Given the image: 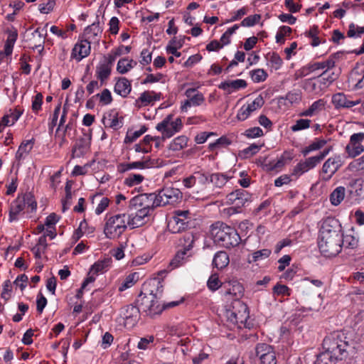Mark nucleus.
<instances>
[{"mask_svg": "<svg viewBox=\"0 0 364 364\" xmlns=\"http://www.w3.org/2000/svg\"><path fill=\"white\" fill-rule=\"evenodd\" d=\"M163 280L154 278L145 282L142 286V290L136 299L142 312L151 318H155L160 316L164 311L176 307L185 301L182 297L178 301L164 302L161 304L159 299L163 294Z\"/></svg>", "mask_w": 364, "mask_h": 364, "instance_id": "nucleus-1", "label": "nucleus"}, {"mask_svg": "<svg viewBox=\"0 0 364 364\" xmlns=\"http://www.w3.org/2000/svg\"><path fill=\"white\" fill-rule=\"evenodd\" d=\"M210 234L215 243L227 249L237 247L241 242L237 231L223 222L212 224Z\"/></svg>", "mask_w": 364, "mask_h": 364, "instance_id": "nucleus-2", "label": "nucleus"}, {"mask_svg": "<svg viewBox=\"0 0 364 364\" xmlns=\"http://www.w3.org/2000/svg\"><path fill=\"white\" fill-rule=\"evenodd\" d=\"M323 353H328L336 360H342L348 356L349 341L342 331H333L327 335L322 343Z\"/></svg>", "mask_w": 364, "mask_h": 364, "instance_id": "nucleus-3", "label": "nucleus"}, {"mask_svg": "<svg viewBox=\"0 0 364 364\" xmlns=\"http://www.w3.org/2000/svg\"><path fill=\"white\" fill-rule=\"evenodd\" d=\"M125 217V214H117L109 218L106 216L103 232L107 239H118L125 232L128 225Z\"/></svg>", "mask_w": 364, "mask_h": 364, "instance_id": "nucleus-4", "label": "nucleus"}, {"mask_svg": "<svg viewBox=\"0 0 364 364\" xmlns=\"http://www.w3.org/2000/svg\"><path fill=\"white\" fill-rule=\"evenodd\" d=\"M341 237L318 235V247L321 255L326 257L338 255L341 251Z\"/></svg>", "mask_w": 364, "mask_h": 364, "instance_id": "nucleus-5", "label": "nucleus"}, {"mask_svg": "<svg viewBox=\"0 0 364 364\" xmlns=\"http://www.w3.org/2000/svg\"><path fill=\"white\" fill-rule=\"evenodd\" d=\"M189 210H177L173 212L168 228L172 233H179L191 228L193 221Z\"/></svg>", "mask_w": 364, "mask_h": 364, "instance_id": "nucleus-6", "label": "nucleus"}, {"mask_svg": "<svg viewBox=\"0 0 364 364\" xmlns=\"http://www.w3.org/2000/svg\"><path fill=\"white\" fill-rule=\"evenodd\" d=\"M156 195V202L159 207L167 205H174L180 203L183 198L182 192L176 188L164 187L158 191Z\"/></svg>", "mask_w": 364, "mask_h": 364, "instance_id": "nucleus-7", "label": "nucleus"}, {"mask_svg": "<svg viewBox=\"0 0 364 364\" xmlns=\"http://www.w3.org/2000/svg\"><path fill=\"white\" fill-rule=\"evenodd\" d=\"M173 114H168L160 123L157 124L156 129L162 133V139L171 138L176 133L181 131L183 127L182 120L178 117L171 121Z\"/></svg>", "mask_w": 364, "mask_h": 364, "instance_id": "nucleus-8", "label": "nucleus"}, {"mask_svg": "<svg viewBox=\"0 0 364 364\" xmlns=\"http://www.w3.org/2000/svg\"><path fill=\"white\" fill-rule=\"evenodd\" d=\"M331 149V147L325 149L318 155L309 157L304 161H301L294 166L291 174L295 176H301L310 169L314 168L318 164L323 160V159L329 153Z\"/></svg>", "mask_w": 364, "mask_h": 364, "instance_id": "nucleus-9", "label": "nucleus"}, {"mask_svg": "<svg viewBox=\"0 0 364 364\" xmlns=\"http://www.w3.org/2000/svg\"><path fill=\"white\" fill-rule=\"evenodd\" d=\"M252 195L247 191L239 188L228 193L226 196V203L236 205V208L242 209L252 202Z\"/></svg>", "mask_w": 364, "mask_h": 364, "instance_id": "nucleus-10", "label": "nucleus"}, {"mask_svg": "<svg viewBox=\"0 0 364 364\" xmlns=\"http://www.w3.org/2000/svg\"><path fill=\"white\" fill-rule=\"evenodd\" d=\"M156 202V193L139 194L129 200L130 208H146L154 211V208L159 207Z\"/></svg>", "mask_w": 364, "mask_h": 364, "instance_id": "nucleus-11", "label": "nucleus"}, {"mask_svg": "<svg viewBox=\"0 0 364 364\" xmlns=\"http://www.w3.org/2000/svg\"><path fill=\"white\" fill-rule=\"evenodd\" d=\"M343 164V161L340 155H335L328 159L323 164L321 168V173H323L322 179L325 181H329Z\"/></svg>", "mask_w": 364, "mask_h": 364, "instance_id": "nucleus-12", "label": "nucleus"}, {"mask_svg": "<svg viewBox=\"0 0 364 364\" xmlns=\"http://www.w3.org/2000/svg\"><path fill=\"white\" fill-rule=\"evenodd\" d=\"M346 186L350 199L359 202L364 198V180L362 178H350Z\"/></svg>", "mask_w": 364, "mask_h": 364, "instance_id": "nucleus-13", "label": "nucleus"}, {"mask_svg": "<svg viewBox=\"0 0 364 364\" xmlns=\"http://www.w3.org/2000/svg\"><path fill=\"white\" fill-rule=\"evenodd\" d=\"M264 100L262 95H258L251 103L244 105L238 110L237 119L239 121H245L255 110L261 108L264 105Z\"/></svg>", "mask_w": 364, "mask_h": 364, "instance_id": "nucleus-14", "label": "nucleus"}, {"mask_svg": "<svg viewBox=\"0 0 364 364\" xmlns=\"http://www.w3.org/2000/svg\"><path fill=\"white\" fill-rule=\"evenodd\" d=\"M364 141V133L359 132L350 136V141L346 146V152L351 158L360 154L364 151V147L361 144Z\"/></svg>", "mask_w": 364, "mask_h": 364, "instance_id": "nucleus-15", "label": "nucleus"}, {"mask_svg": "<svg viewBox=\"0 0 364 364\" xmlns=\"http://www.w3.org/2000/svg\"><path fill=\"white\" fill-rule=\"evenodd\" d=\"M342 227L339 220L333 217H328L321 225L319 235L342 236Z\"/></svg>", "mask_w": 364, "mask_h": 364, "instance_id": "nucleus-16", "label": "nucleus"}, {"mask_svg": "<svg viewBox=\"0 0 364 364\" xmlns=\"http://www.w3.org/2000/svg\"><path fill=\"white\" fill-rule=\"evenodd\" d=\"M92 134L87 135V138L80 137L75 141L71 151V159L83 157L90 149Z\"/></svg>", "mask_w": 364, "mask_h": 364, "instance_id": "nucleus-17", "label": "nucleus"}, {"mask_svg": "<svg viewBox=\"0 0 364 364\" xmlns=\"http://www.w3.org/2000/svg\"><path fill=\"white\" fill-rule=\"evenodd\" d=\"M151 210L146 208H139L135 215H129L127 224L132 228L141 227L149 221Z\"/></svg>", "mask_w": 364, "mask_h": 364, "instance_id": "nucleus-18", "label": "nucleus"}, {"mask_svg": "<svg viewBox=\"0 0 364 364\" xmlns=\"http://www.w3.org/2000/svg\"><path fill=\"white\" fill-rule=\"evenodd\" d=\"M90 43L91 42L86 38L79 40L72 50L71 58L79 62L84 58L88 56L91 50Z\"/></svg>", "mask_w": 364, "mask_h": 364, "instance_id": "nucleus-19", "label": "nucleus"}, {"mask_svg": "<svg viewBox=\"0 0 364 364\" xmlns=\"http://www.w3.org/2000/svg\"><path fill=\"white\" fill-rule=\"evenodd\" d=\"M341 247L343 246L347 249L355 250L359 246V236L355 228L352 227L346 233H341Z\"/></svg>", "mask_w": 364, "mask_h": 364, "instance_id": "nucleus-20", "label": "nucleus"}, {"mask_svg": "<svg viewBox=\"0 0 364 364\" xmlns=\"http://www.w3.org/2000/svg\"><path fill=\"white\" fill-rule=\"evenodd\" d=\"M154 162L151 159L150 157L146 158L144 160L134 161L132 163H121L117 165V171L119 173H124L131 169L138 168V169H144L152 167L154 166Z\"/></svg>", "mask_w": 364, "mask_h": 364, "instance_id": "nucleus-21", "label": "nucleus"}, {"mask_svg": "<svg viewBox=\"0 0 364 364\" xmlns=\"http://www.w3.org/2000/svg\"><path fill=\"white\" fill-rule=\"evenodd\" d=\"M361 102L360 100H350L343 92H338L332 96V103L336 109L350 108Z\"/></svg>", "mask_w": 364, "mask_h": 364, "instance_id": "nucleus-22", "label": "nucleus"}, {"mask_svg": "<svg viewBox=\"0 0 364 364\" xmlns=\"http://www.w3.org/2000/svg\"><path fill=\"white\" fill-rule=\"evenodd\" d=\"M340 70L337 71H326L323 70L321 74L318 75L314 79H316L319 85L320 89H323L329 87L333 82L338 79L340 76Z\"/></svg>", "mask_w": 364, "mask_h": 364, "instance_id": "nucleus-23", "label": "nucleus"}, {"mask_svg": "<svg viewBox=\"0 0 364 364\" xmlns=\"http://www.w3.org/2000/svg\"><path fill=\"white\" fill-rule=\"evenodd\" d=\"M97 18H98V16H97ZM102 33V28L100 26L99 19H97V21L94 22L85 28L83 36L90 42L91 41L98 42L100 41Z\"/></svg>", "mask_w": 364, "mask_h": 364, "instance_id": "nucleus-24", "label": "nucleus"}, {"mask_svg": "<svg viewBox=\"0 0 364 364\" xmlns=\"http://www.w3.org/2000/svg\"><path fill=\"white\" fill-rule=\"evenodd\" d=\"M247 86V83L245 80L237 79L235 80H227L222 82L218 85V88L225 91L227 94L229 95L234 91L245 88Z\"/></svg>", "mask_w": 364, "mask_h": 364, "instance_id": "nucleus-25", "label": "nucleus"}, {"mask_svg": "<svg viewBox=\"0 0 364 364\" xmlns=\"http://www.w3.org/2000/svg\"><path fill=\"white\" fill-rule=\"evenodd\" d=\"M138 306L137 307L133 304H129L122 308L121 314L127 322L129 321L131 323H135L138 320L140 310L142 311L140 306Z\"/></svg>", "mask_w": 364, "mask_h": 364, "instance_id": "nucleus-26", "label": "nucleus"}, {"mask_svg": "<svg viewBox=\"0 0 364 364\" xmlns=\"http://www.w3.org/2000/svg\"><path fill=\"white\" fill-rule=\"evenodd\" d=\"M348 83L353 90H364V75H361L358 69H353L349 74Z\"/></svg>", "mask_w": 364, "mask_h": 364, "instance_id": "nucleus-27", "label": "nucleus"}, {"mask_svg": "<svg viewBox=\"0 0 364 364\" xmlns=\"http://www.w3.org/2000/svg\"><path fill=\"white\" fill-rule=\"evenodd\" d=\"M25 201L21 199V195L12 201L9 208V220L10 223L17 220L18 214L25 208Z\"/></svg>", "mask_w": 364, "mask_h": 364, "instance_id": "nucleus-28", "label": "nucleus"}, {"mask_svg": "<svg viewBox=\"0 0 364 364\" xmlns=\"http://www.w3.org/2000/svg\"><path fill=\"white\" fill-rule=\"evenodd\" d=\"M114 91L121 97H127L132 91L131 82L124 77H119L114 85Z\"/></svg>", "mask_w": 364, "mask_h": 364, "instance_id": "nucleus-29", "label": "nucleus"}, {"mask_svg": "<svg viewBox=\"0 0 364 364\" xmlns=\"http://www.w3.org/2000/svg\"><path fill=\"white\" fill-rule=\"evenodd\" d=\"M34 144V138H32L31 139L29 140L23 141L18 146V149L16 153V160L20 162L21 160L24 159L26 155L29 154V153L31 151Z\"/></svg>", "mask_w": 364, "mask_h": 364, "instance_id": "nucleus-30", "label": "nucleus"}, {"mask_svg": "<svg viewBox=\"0 0 364 364\" xmlns=\"http://www.w3.org/2000/svg\"><path fill=\"white\" fill-rule=\"evenodd\" d=\"M230 287L225 291V295H232L235 300L239 301L244 295L245 289L243 285L237 280H232L229 282Z\"/></svg>", "mask_w": 364, "mask_h": 364, "instance_id": "nucleus-31", "label": "nucleus"}, {"mask_svg": "<svg viewBox=\"0 0 364 364\" xmlns=\"http://www.w3.org/2000/svg\"><path fill=\"white\" fill-rule=\"evenodd\" d=\"M229 262L230 259L228 253L225 251H218L214 255L213 266L220 270L226 267Z\"/></svg>", "mask_w": 364, "mask_h": 364, "instance_id": "nucleus-32", "label": "nucleus"}, {"mask_svg": "<svg viewBox=\"0 0 364 364\" xmlns=\"http://www.w3.org/2000/svg\"><path fill=\"white\" fill-rule=\"evenodd\" d=\"M326 102L323 99H319L313 102V104L306 110L299 113L300 117H311L324 109Z\"/></svg>", "mask_w": 364, "mask_h": 364, "instance_id": "nucleus-33", "label": "nucleus"}, {"mask_svg": "<svg viewBox=\"0 0 364 364\" xmlns=\"http://www.w3.org/2000/svg\"><path fill=\"white\" fill-rule=\"evenodd\" d=\"M346 188L338 186L336 188L329 196V200L333 205L337 206L341 203L345 198Z\"/></svg>", "mask_w": 364, "mask_h": 364, "instance_id": "nucleus-34", "label": "nucleus"}, {"mask_svg": "<svg viewBox=\"0 0 364 364\" xmlns=\"http://www.w3.org/2000/svg\"><path fill=\"white\" fill-rule=\"evenodd\" d=\"M196 92V88H188L186 90V96L191 100L193 106H199L202 105L205 101V97L201 92Z\"/></svg>", "mask_w": 364, "mask_h": 364, "instance_id": "nucleus-35", "label": "nucleus"}, {"mask_svg": "<svg viewBox=\"0 0 364 364\" xmlns=\"http://www.w3.org/2000/svg\"><path fill=\"white\" fill-rule=\"evenodd\" d=\"M112 68L107 64H100L96 68V77L104 85L105 80L108 79L111 74Z\"/></svg>", "mask_w": 364, "mask_h": 364, "instance_id": "nucleus-36", "label": "nucleus"}, {"mask_svg": "<svg viewBox=\"0 0 364 364\" xmlns=\"http://www.w3.org/2000/svg\"><path fill=\"white\" fill-rule=\"evenodd\" d=\"M196 236L193 233L188 232H186L181 238H180L179 242L180 245L183 246V250L188 252L193 248Z\"/></svg>", "mask_w": 364, "mask_h": 364, "instance_id": "nucleus-37", "label": "nucleus"}, {"mask_svg": "<svg viewBox=\"0 0 364 364\" xmlns=\"http://www.w3.org/2000/svg\"><path fill=\"white\" fill-rule=\"evenodd\" d=\"M137 64L136 61L127 58H122L118 61L117 70L120 74H125Z\"/></svg>", "mask_w": 364, "mask_h": 364, "instance_id": "nucleus-38", "label": "nucleus"}, {"mask_svg": "<svg viewBox=\"0 0 364 364\" xmlns=\"http://www.w3.org/2000/svg\"><path fill=\"white\" fill-rule=\"evenodd\" d=\"M188 138L185 135L175 138L169 144L168 149L173 151H180L187 146Z\"/></svg>", "mask_w": 364, "mask_h": 364, "instance_id": "nucleus-39", "label": "nucleus"}, {"mask_svg": "<svg viewBox=\"0 0 364 364\" xmlns=\"http://www.w3.org/2000/svg\"><path fill=\"white\" fill-rule=\"evenodd\" d=\"M327 143V141L323 139L316 138L315 140L309 144L308 146H306L302 151V154L306 156L312 151H316L321 149Z\"/></svg>", "mask_w": 364, "mask_h": 364, "instance_id": "nucleus-40", "label": "nucleus"}, {"mask_svg": "<svg viewBox=\"0 0 364 364\" xmlns=\"http://www.w3.org/2000/svg\"><path fill=\"white\" fill-rule=\"evenodd\" d=\"M236 304L237 307L240 309V310L237 311V324H242L249 317V309L246 304L240 301H238Z\"/></svg>", "mask_w": 364, "mask_h": 364, "instance_id": "nucleus-41", "label": "nucleus"}, {"mask_svg": "<svg viewBox=\"0 0 364 364\" xmlns=\"http://www.w3.org/2000/svg\"><path fill=\"white\" fill-rule=\"evenodd\" d=\"M228 177L223 173H215L210 175V182L215 187L222 188L228 181Z\"/></svg>", "mask_w": 364, "mask_h": 364, "instance_id": "nucleus-42", "label": "nucleus"}, {"mask_svg": "<svg viewBox=\"0 0 364 364\" xmlns=\"http://www.w3.org/2000/svg\"><path fill=\"white\" fill-rule=\"evenodd\" d=\"M186 255L187 252L183 250H178L169 263L171 269H173L181 266L184 263Z\"/></svg>", "mask_w": 364, "mask_h": 364, "instance_id": "nucleus-43", "label": "nucleus"}, {"mask_svg": "<svg viewBox=\"0 0 364 364\" xmlns=\"http://www.w3.org/2000/svg\"><path fill=\"white\" fill-rule=\"evenodd\" d=\"M232 144V140L226 136H222L218 139L215 142L210 143L208 146L209 151H214L216 149L220 147H227Z\"/></svg>", "mask_w": 364, "mask_h": 364, "instance_id": "nucleus-44", "label": "nucleus"}, {"mask_svg": "<svg viewBox=\"0 0 364 364\" xmlns=\"http://www.w3.org/2000/svg\"><path fill=\"white\" fill-rule=\"evenodd\" d=\"M152 102L151 92L150 91H144L140 95V97L135 101V107L141 108L142 107L148 106Z\"/></svg>", "mask_w": 364, "mask_h": 364, "instance_id": "nucleus-45", "label": "nucleus"}, {"mask_svg": "<svg viewBox=\"0 0 364 364\" xmlns=\"http://www.w3.org/2000/svg\"><path fill=\"white\" fill-rule=\"evenodd\" d=\"M272 254V250L269 249H262L257 250L252 254V259L248 258V262H256L257 261L268 258Z\"/></svg>", "mask_w": 364, "mask_h": 364, "instance_id": "nucleus-46", "label": "nucleus"}, {"mask_svg": "<svg viewBox=\"0 0 364 364\" xmlns=\"http://www.w3.org/2000/svg\"><path fill=\"white\" fill-rule=\"evenodd\" d=\"M266 58L267 59V60L270 62V63L272 64V67L275 70H277L282 68L283 60L277 53H268L266 55Z\"/></svg>", "mask_w": 364, "mask_h": 364, "instance_id": "nucleus-47", "label": "nucleus"}, {"mask_svg": "<svg viewBox=\"0 0 364 364\" xmlns=\"http://www.w3.org/2000/svg\"><path fill=\"white\" fill-rule=\"evenodd\" d=\"M274 350L273 347L267 343H259L256 345V355L261 360L263 356L267 355Z\"/></svg>", "mask_w": 364, "mask_h": 364, "instance_id": "nucleus-48", "label": "nucleus"}, {"mask_svg": "<svg viewBox=\"0 0 364 364\" xmlns=\"http://www.w3.org/2000/svg\"><path fill=\"white\" fill-rule=\"evenodd\" d=\"M21 196V199L24 200L25 205L27 204L28 207L31 208V212H35L37 209V202L34 195L31 192H27Z\"/></svg>", "mask_w": 364, "mask_h": 364, "instance_id": "nucleus-49", "label": "nucleus"}, {"mask_svg": "<svg viewBox=\"0 0 364 364\" xmlns=\"http://www.w3.org/2000/svg\"><path fill=\"white\" fill-rule=\"evenodd\" d=\"M336 361L328 353H320L316 356L314 364H336Z\"/></svg>", "mask_w": 364, "mask_h": 364, "instance_id": "nucleus-50", "label": "nucleus"}, {"mask_svg": "<svg viewBox=\"0 0 364 364\" xmlns=\"http://www.w3.org/2000/svg\"><path fill=\"white\" fill-rule=\"evenodd\" d=\"M250 75L255 82H264L268 77L267 73L264 69L260 68L250 71Z\"/></svg>", "mask_w": 364, "mask_h": 364, "instance_id": "nucleus-51", "label": "nucleus"}, {"mask_svg": "<svg viewBox=\"0 0 364 364\" xmlns=\"http://www.w3.org/2000/svg\"><path fill=\"white\" fill-rule=\"evenodd\" d=\"M292 33V29L287 26H282L279 27L276 34V41L278 43H284L285 36H289Z\"/></svg>", "mask_w": 364, "mask_h": 364, "instance_id": "nucleus-52", "label": "nucleus"}, {"mask_svg": "<svg viewBox=\"0 0 364 364\" xmlns=\"http://www.w3.org/2000/svg\"><path fill=\"white\" fill-rule=\"evenodd\" d=\"M262 145H257L256 144H252L250 146L247 147L240 151V155L245 159L250 158L259 151Z\"/></svg>", "mask_w": 364, "mask_h": 364, "instance_id": "nucleus-53", "label": "nucleus"}, {"mask_svg": "<svg viewBox=\"0 0 364 364\" xmlns=\"http://www.w3.org/2000/svg\"><path fill=\"white\" fill-rule=\"evenodd\" d=\"M109 260H101L95 262L90 267V272H93L95 274H98L109 266Z\"/></svg>", "mask_w": 364, "mask_h": 364, "instance_id": "nucleus-54", "label": "nucleus"}, {"mask_svg": "<svg viewBox=\"0 0 364 364\" xmlns=\"http://www.w3.org/2000/svg\"><path fill=\"white\" fill-rule=\"evenodd\" d=\"M144 179V177L141 174H130L124 179V184L127 186L132 187L140 184Z\"/></svg>", "mask_w": 364, "mask_h": 364, "instance_id": "nucleus-55", "label": "nucleus"}, {"mask_svg": "<svg viewBox=\"0 0 364 364\" xmlns=\"http://www.w3.org/2000/svg\"><path fill=\"white\" fill-rule=\"evenodd\" d=\"M138 275L136 272L129 274L124 279V282L119 287V290L122 291L132 287L136 282Z\"/></svg>", "mask_w": 364, "mask_h": 364, "instance_id": "nucleus-56", "label": "nucleus"}, {"mask_svg": "<svg viewBox=\"0 0 364 364\" xmlns=\"http://www.w3.org/2000/svg\"><path fill=\"white\" fill-rule=\"evenodd\" d=\"M259 160L261 161L262 165L265 166L267 167V169L269 171L281 168L286 164L284 159H282L281 157L277 161V162H269V164H265V161L267 160L266 158H261Z\"/></svg>", "mask_w": 364, "mask_h": 364, "instance_id": "nucleus-57", "label": "nucleus"}, {"mask_svg": "<svg viewBox=\"0 0 364 364\" xmlns=\"http://www.w3.org/2000/svg\"><path fill=\"white\" fill-rule=\"evenodd\" d=\"M207 286L212 291L218 290L222 286V282L219 279L218 274H213L209 277L207 282Z\"/></svg>", "mask_w": 364, "mask_h": 364, "instance_id": "nucleus-58", "label": "nucleus"}, {"mask_svg": "<svg viewBox=\"0 0 364 364\" xmlns=\"http://www.w3.org/2000/svg\"><path fill=\"white\" fill-rule=\"evenodd\" d=\"M273 294L277 296H290L291 290L287 285L277 283L272 289Z\"/></svg>", "mask_w": 364, "mask_h": 364, "instance_id": "nucleus-59", "label": "nucleus"}, {"mask_svg": "<svg viewBox=\"0 0 364 364\" xmlns=\"http://www.w3.org/2000/svg\"><path fill=\"white\" fill-rule=\"evenodd\" d=\"M311 121L308 119H299L296 120L295 124L291 127L292 132H298L310 127Z\"/></svg>", "mask_w": 364, "mask_h": 364, "instance_id": "nucleus-60", "label": "nucleus"}, {"mask_svg": "<svg viewBox=\"0 0 364 364\" xmlns=\"http://www.w3.org/2000/svg\"><path fill=\"white\" fill-rule=\"evenodd\" d=\"M260 19H261L260 14L250 15V16L245 18L242 21L240 25L242 26H247V27L252 26L255 25L256 23H257Z\"/></svg>", "mask_w": 364, "mask_h": 364, "instance_id": "nucleus-61", "label": "nucleus"}, {"mask_svg": "<svg viewBox=\"0 0 364 364\" xmlns=\"http://www.w3.org/2000/svg\"><path fill=\"white\" fill-rule=\"evenodd\" d=\"M97 97H100V102L104 105H109L112 102V97L108 89H104L100 94L95 95Z\"/></svg>", "mask_w": 364, "mask_h": 364, "instance_id": "nucleus-62", "label": "nucleus"}, {"mask_svg": "<svg viewBox=\"0 0 364 364\" xmlns=\"http://www.w3.org/2000/svg\"><path fill=\"white\" fill-rule=\"evenodd\" d=\"M43 95L41 92H38L36 95L32 100V110L35 113H38L39 110L41 109V106L43 104Z\"/></svg>", "mask_w": 364, "mask_h": 364, "instance_id": "nucleus-63", "label": "nucleus"}, {"mask_svg": "<svg viewBox=\"0 0 364 364\" xmlns=\"http://www.w3.org/2000/svg\"><path fill=\"white\" fill-rule=\"evenodd\" d=\"M356 33L358 36H360V35L364 33V27L357 26L353 23H351L349 25L347 36L349 38H354L356 36Z\"/></svg>", "mask_w": 364, "mask_h": 364, "instance_id": "nucleus-64", "label": "nucleus"}]
</instances>
